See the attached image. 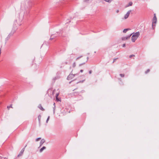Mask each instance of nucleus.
<instances>
[{"mask_svg":"<svg viewBox=\"0 0 159 159\" xmlns=\"http://www.w3.org/2000/svg\"><path fill=\"white\" fill-rule=\"evenodd\" d=\"M157 21V17L156 16V14H154V16L153 18V20L152 22V28L153 29H154L156 25L155 24L156 23Z\"/></svg>","mask_w":159,"mask_h":159,"instance_id":"nucleus-1","label":"nucleus"},{"mask_svg":"<svg viewBox=\"0 0 159 159\" xmlns=\"http://www.w3.org/2000/svg\"><path fill=\"white\" fill-rule=\"evenodd\" d=\"M84 92V91L82 90L80 91H75L72 93L71 94L74 96H77L78 95H81V94L83 93Z\"/></svg>","mask_w":159,"mask_h":159,"instance_id":"nucleus-2","label":"nucleus"},{"mask_svg":"<svg viewBox=\"0 0 159 159\" xmlns=\"http://www.w3.org/2000/svg\"><path fill=\"white\" fill-rule=\"evenodd\" d=\"M72 71L70 73V74L67 77V79L69 80H70L73 78L76 75H78L77 74H73L72 73Z\"/></svg>","mask_w":159,"mask_h":159,"instance_id":"nucleus-3","label":"nucleus"},{"mask_svg":"<svg viewBox=\"0 0 159 159\" xmlns=\"http://www.w3.org/2000/svg\"><path fill=\"white\" fill-rule=\"evenodd\" d=\"M27 146V145H26L25 146V148H23L22 150H21V151L20 152V153H19V154L18 155V157H19L21 156H22L23 153V152L25 151V148Z\"/></svg>","mask_w":159,"mask_h":159,"instance_id":"nucleus-4","label":"nucleus"},{"mask_svg":"<svg viewBox=\"0 0 159 159\" xmlns=\"http://www.w3.org/2000/svg\"><path fill=\"white\" fill-rule=\"evenodd\" d=\"M132 34H130V35L127 36L123 37L121 38V39L122 40H125L128 39H129L130 37L131 36Z\"/></svg>","mask_w":159,"mask_h":159,"instance_id":"nucleus-5","label":"nucleus"},{"mask_svg":"<svg viewBox=\"0 0 159 159\" xmlns=\"http://www.w3.org/2000/svg\"><path fill=\"white\" fill-rule=\"evenodd\" d=\"M131 11V10H130L129 11L127 12L126 14L125 15V16H124V18L125 19H126L128 17Z\"/></svg>","mask_w":159,"mask_h":159,"instance_id":"nucleus-6","label":"nucleus"},{"mask_svg":"<svg viewBox=\"0 0 159 159\" xmlns=\"http://www.w3.org/2000/svg\"><path fill=\"white\" fill-rule=\"evenodd\" d=\"M139 35L140 34L139 32H137L134 33L133 35V36L138 38V37L139 36Z\"/></svg>","mask_w":159,"mask_h":159,"instance_id":"nucleus-7","label":"nucleus"},{"mask_svg":"<svg viewBox=\"0 0 159 159\" xmlns=\"http://www.w3.org/2000/svg\"><path fill=\"white\" fill-rule=\"evenodd\" d=\"M57 35H53V34L51 36V37L50 39V40H52V39H55V38H56L57 37Z\"/></svg>","mask_w":159,"mask_h":159,"instance_id":"nucleus-8","label":"nucleus"},{"mask_svg":"<svg viewBox=\"0 0 159 159\" xmlns=\"http://www.w3.org/2000/svg\"><path fill=\"white\" fill-rule=\"evenodd\" d=\"M45 141L44 139H42L41 140V141L40 142V146H42L43 144V143H45Z\"/></svg>","mask_w":159,"mask_h":159,"instance_id":"nucleus-9","label":"nucleus"},{"mask_svg":"<svg viewBox=\"0 0 159 159\" xmlns=\"http://www.w3.org/2000/svg\"><path fill=\"white\" fill-rule=\"evenodd\" d=\"M137 39L136 37H134L133 36H132L131 37V39L133 42H135V40H136V39Z\"/></svg>","mask_w":159,"mask_h":159,"instance_id":"nucleus-10","label":"nucleus"},{"mask_svg":"<svg viewBox=\"0 0 159 159\" xmlns=\"http://www.w3.org/2000/svg\"><path fill=\"white\" fill-rule=\"evenodd\" d=\"M38 107L42 111H44V109L43 108V107L42 106V105L41 104H40L39 105Z\"/></svg>","mask_w":159,"mask_h":159,"instance_id":"nucleus-11","label":"nucleus"},{"mask_svg":"<svg viewBox=\"0 0 159 159\" xmlns=\"http://www.w3.org/2000/svg\"><path fill=\"white\" fill-rule=\"evenodd\" d=\"M46 148V147L45 146L41 148L40 150V152H41L43 151V150L45 149Z\"/></svg>","mask_w":159,"mask_h":159,"instance_id":"nucleus-12","label":"nucleus"},{"mask_svg":"<svg viewBox=\"0 0 159 159\" xmlns=\"http://www.w3.org/2000/svg\"><path fill=\"white\" fill-rule=\"evenodd\" d=\"M7 109H8V110H9V109L10 108H13V107L12 106V104H11L10 106H7Z\"/></svg>","mask_w":159,"mask_h":159,"instance_id":"nucleus-13","label":"nucleus"},{"mask_svg":"<svg viewBox=\"0 0 159 159\" xmlns=\"http://www.w3.org/2000/svg\"><path fill=\"white\" fill-rule=\"evenodd\" d=\"M53 105L54 106V107L53 108V113H54L55 112V103L53 104Z\"/></svg>","mask_w":159,"mask_h":159,"instance_id":"nucleus-14","label":"nucleus"},{"mask_svg":"<svg viewBox=\"0 0 159 159\" xmlns=\"http://www.w3.org/2000/svg\"><path fill=\"white\" fill-rule=\"evenodd\" d=\"M133 3L131 2H130L129 3L128 5V7L131 6L132 5Z\"/></svg>","mask_w":159,"mask_h":159,"instance_id":"nucleus-15","label":"nucleus"},{"mask_svg":"<svg viewBox=\"0 0 159 159\" xmlns=\"http://www.w3.org/2000/svg\"><path fill=\"white\" fill-rule=\"evenodd\" d=\"M76 66V63L75 62H74L72 64V67H75Z\"/></svg>","mask_w":159,"mask_h":159,"instance_id":"nucleus-16","label":"nucleus"},{"mask_svg":"<svg viewBox=\"0 0 159 159\" xmlns=\"http://www.w3.org/2000/svg\"><path fill=\"white\" fill-rule=\"evenodd\" d=\"M128 29H125L123 31V32L124 33H126V32L128 31Z\"/></svg>","mask_w":159,"mask_h":159,"instance_id":"nucleus-17","label":"nucleus"},{"mask_svg":"<svg viewBox=\"0 0 159 159\" xmlns=\"http://www.w3.org/2000/svg\"><path fill=\"white\" fill-rule=\"evenodd\" d=\"M120 75L121 77H124L125 76L124 74H120Z\"/></svg>","mask_w":159,"mask_h":159,"instance_id":"nucleus-18","label":"nucleus"},{"mask_svg":"<svg viewBox=\"0 0 159 159\" xmlns=\"http://www.w3.org/2000/svg\"><path fill=\"white\" fill-rule=\"evenodd\" d=\"M150 71V70L149 69H148L145 72V74H147L148 72Z\"/></svg>","mask_w":159,"mask_h":159,"instance_id":"nucleus-19","label":"nucleus"},{"mask_svg":"<svg viewBox=\"0 0 159 159\" xmlns=\"http://www.w3.org/2000/svg\"><path fill=\"white\" fill-rule=\"evenodd\" d=\"M41 139V138H39L36 139V141H38L39 139Z\"/></svg>","mask_w":159,"mask_h":159,"instance_id":"nucleus-20","label":"nucleus"},{"mask_svg":"<svg viewBox=\"0 0 159 159\" xmlns=\"http://www.w3.org/2000/svg\"><path fill=\"white\" fill-rule=\"evenodd\" d=\"M105 1L108 2H111L112 0H104Z\"/></svg>","mask_w":159,"mask_h":159,"instance_id":"nucleus-21","label":"nucleus"},{"mask_svg":"<svg viewBox=\"0 0 159 159\" xmlns=\"http://www.w3.org/2000/svg\"><path fill=\"white\" fill-rule=\"evenodd\" d=\"M82 57V56H80V57H79L77 58L76 59V60L77 61V60H78L81 57Z\"/></svg>","mask_w":159,"mask_h":159,"instance_id":"nucleus-22","label":"nucleus"},{"mask_svg":"<svg viewBox=\"0 0 159 159\" xmlns=\"http://www.w3.org/2000/svg\"><path fill=\"white\" fill-rule=\"evenodd\" d=\"M49 118H50V116H48V118H47V121H46V122H47H47H48V120H49Z\"/></svg>","mask_w":159,"mask_h":159,"instance_id":"nucleus-23","label":"nucleus"},{"mask_svg":"<svg viewBox=\"0 0 159 159\" xmlns=\"http://www.w3.org/2000/svg\"><path fill=\"white\" fill-rule=\"evenodd\" d=\"M134 56H135V55H130L129 57L131 58L132 57H134Z\"/></svg>","mask_w":159,"mask_h":159,"instance_id":"nucleus-24","label":"nucleus"},{"mask_svg":"<svg viewBox=\"0 0 159 159\" xmlns=\"http://www.w3.org/2000/svg\"><path fill=\"white\" fill-rule=\"evenodd\" d=\"M85 80H83L82 81H80L79 82H77V83H83Z\"/></svg>","mask_w":159,"mask_h":159,"instance_id":"nucleus-25","label":"nucleus"},{"mask_svg":"<svg viewBox=\"0 0 159 159\" xmlns=\"http://www.w3.org/2000/svg\"><path fill=\"white\" fill-rule=\"evenodd\" d=\"M88 59H89V57H87V58L85 60V62H87L88 61Z\"/></svg>","mask_w":159,"mask_h":159,"instance_id":"nucleus-26","label":"nucleus"},{"mask_svg":"<svg viewBox=\"0 0 159 159\" xmlns=\"http://www.w3.org/2000/svg\"><path fill=\"white\" fill-rule=\"evenodd\" d=\"M41 117V116L40 115H39L38 116V119H39V121L40 120Z\"/></svg>","mask_w":159,"mask_h":159,"instance_id":"nucleus-27","label":"nucleus"},{"mask_svg":"<svg viewBox=\"0 0 159 159\" xmlns=\"http://www.w3.org/2000/svg\"><path fill=\"white\" fill-rule=\"evenodd\" d=\"M118 58H115L114 59V61L113 62V63H114L115 61Z\"/></svg>","mask_w":159,"mask_h":159,"instance_id":"nucleus-28","label":"nucleus"},{"mask_svg":"<svg viewBox=\"0 0 159 159\" xmlns=\"http://www.w3.org/2000/svg\"><path fill=\"white\" fill-rule=\"evenodd\" d=\"M56 100L57 101H59V100L58 98V97H56Z\"/></svg>","mask_w":159,"mask_h":159,"instance_id":"nucleus-29","label":"nucleus"},{"mask_svg":"<svg viewBox=\"0 0 159 159\" xmlns=\"http://www.w3.org/2000/svg\"><path fill=\"white\" fill-rule=\"evenodd\" d=\"M125 44H123L122 45V47H125Z\"/></svg>","mask_w":159,"mask_h":159,"instance_id":"nucleus-30","label":"nucleus"},{"mask_svg":"<svg viewBox=\"0 0 159 159\" xmlns=\"http://www.w3.org/2000/svg\"><path fill=\"white\" fill-rule=\"evenodd\" d=\"M85 62H84V63H82V64H80L79 66H81V65H83V64H85Z\"/></svg>","mask_w":159,"mask_h":159,"instance_id":"nucleus-31","label":"nucleus"},{"mask_svg":"<svg viewBox=\"0 0 159 159\" xmlns=\"http://www.w3.org/2000/svg\"><path fill=\"white\" fill-rule=\"evenodd\" d=\"M92 72V71L91 70H90L89 71V73L90 74H91Z\"/></svg>","mask_w":159,"mask_h":159,"instance_id":"nucleus-32","label":"nucleus"},{"mask_svg":"<svg viewBox=\"0 0 159 159\" xmlns=\"http://www.w3.org/2000/svg\"><path fill=\"white\" fill-rule=\"evenodd\" d=\"M58 93H57L56 94V97H58Z\"/></svg>","mask_w":159,"mask_h":159,"instance_id":"nucleus-33","label":"nucleus"},{"mask_svg":"<svg viewBox=\"0 0 159 159\" xmlns=\"http://www.w3.org/2000/svg\"><path fill=\"white\" fill-rule=\"evenodd\" d=\"M80 72L81 73L83 72V70H80Z\"/></svg>","mask_w":159,"mask_h":159,"instance_id":"nucleus-34","label":"nucleus"},{"mask_svg":"<svg viewBox=\"0 0 159 159\" xmlns=\"http://www.w3.org/2000/svg\"><path fill=\"white\" fill-rule=\"evenodd\" d=\"M49 91H51V90H48V93Z\"/></svg>","mask_w":159,"mask_h":159,"instance_id":"nucleus-35","label":"nucleus"},{"mask_svg":"<svg viewBox=\"0 0 159 159\" xmlns=\"http://www.w3.org/2000/svg\"><path fill=\"white\" fill-rule=\"evenodd\" d=\"M53 93H54L53 92H52V94L53 95Z\"/></svg>","mask_w":159,"mask_h":159,"instance_id":"nucleus-36","label":"nucleus"},{"mask_svg":"<svg viewBox=\"0 0 159 159\" xmlns=\"http://www.w3.org/2000/svg\"><path fill=\"white\" fill-rule=\"evenodd\" d=\"M0 159H2L1 157H0Z\"/></svg>","mask_w":159,"mask_h":159,"instance_id":"nucleus-37","label":"nucleus"}]
</instances>
